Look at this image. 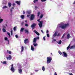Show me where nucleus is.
Returning <instances> with one entry per match:
<instances>
[{"label":"nucleus","mask_w":75,"mask_h":75,"mask_svg":"<svg viewBox=\"0 0 75 75\" xmlns=\"http://www.w3.org/2000/svg\"><path fill=\"white\" fill-rule=\"evenodd\" d=\"M47 64H49V63H50L51 62V61H52V57H47Z\"/></svg>","instance_id":"1"},{"label":"nucleus","mask_w":75,"mask_h":75,"mask_svg":"<svg viewBox=\"0 0 75 75\" xmlns=\"http://www.w3.org/2000/svg\"><path fill=\"white\" fill-rule=\"evenodd\" d=\"M69 25V24H65L62 25L61 26V28H62V29H65L66 27H67Z\"/></svg>","instance_id":"2"},{"label":"nucleus","mask_w":75,"mask_h":75,"mask_svg":"<svg viewBox=\"0 0 75 75\" xmlns=\"http://www.w3.org/2000/svg\"><path fill=\"white\" fill-rule=\"evenodd\" d=\"M34 19H35V15L32 14L31 15L30 20V21H31V20H34Z\"/></svg>","instance_id":"3"},{"label":"nucleus","mask_w":75,"mask_h":75,"mask_svg":"<svg viewBox=\"0 0 75 75\" xmlns=\"http://www.w3.org/2000/svg\"><path fill=\"white\" fill-rule=\"evenodd\" d=\"M11 71H12L13 72H14L15 71V69H14V67H13V64H11Z\"/></svg>","instance_id":"4"},{"label":"nucleus","mask_w":75,"mask_h":75,"mask_svg":"<svg viewBox=\"0 0 75 75\" xmlns=\"http://www.w3.org/2000/svg\"><path fill=\"white\" fill-rule=\"evenodd\" d=\"M39 39H40V38L38 36L37 38H35L33 39V42H34V43H35V42H36V41L37 40H39Z\"/></svg>","instance_id":"5"},{"label":"nucleus","mask_w":75,"mask_h":75,"mask_svg":"<svg viewBox=\"0 0 75 75\" xmlns=\"http://www.w3.org/2000/svg\"><path fill=\"white\" fill-rule=\"evenodd\" d=\"M43 22H40V23L38 24L40 28H41L42 27V23Z\"/></svg>","instance_id":"6"},{"label":"nucleus","mask_w":75,"mask_h":75,"mask_svg":"<svg viewBox=\"0 0 75 75\" xmlns=\"http://www.w3.org/2000/svg\"><path fill=\"white\" fill-rule=\"evenodd\" d=\"M62 55H64V57H67V54L65 52H62Z\"/></svg>","instance_id":"7"},{"label":"nucleus","mask_w":75,"mask_h":75,"mask_svg":"<svg viewBox=\"0 0 75 75\" xmlns=\"http://www.w3.org/2000/svg\"><path fill=\"white\" fill-rule=\"evenodd\" d=\"M24 43L25 44H27L28 43V39L26 38L24 40Z\"/></svg>","instance_id":"8"},{"label":"nucleus","mask_w":75,"mask_h":75,"mask_svg":"<svg viewBox=\"0 0 75 75\" xmlns=\"http://www.w3.org/2000/svg\"><path fill=\"white\" fill-rule=\"evenodd\" d=\"M36 25H37V24L36 23H33L31 25V27H34V28H35V27L36 26Z\"/></svg>","instance_id":"9"},{"label":"nucleus","mask_w":75,"mask_h":75,"mask_svg":"<svg viewBox=\"0 0 75 75\" xmlns=\"http://www.w3.org/2000/svg\"><path fill=\"white\" fill-rule=\"evenodd\" d=\"M18 71L19 74H22V72H23V70L21 69H18Z\"/></svg>","instance_id":"10"},{"label":"nucleus","mask_w":75,"mask_h":75,"mask_svg":"<svg viewBox=\"0 0 75 75\" xmlns=\"http://www.w3.org/2000/svg\"><path fill=\"white\" fill-rule=\"evenodd\" d=\"M6 58H7V60L9 59V60H11L12 58L11 57V55H9L8 57H6Z\"/></svg>","instance_id":"11"},{"label":"nucleus","mask_w":75,"mask_h":75,"mask_svg":"<svg viewBox=\"0 0 75 75\" xmlns=\"http://www.w3.org/2000/svg\"><path fill=\"white\" fill-rule=\"evenodd\" d=\"M34 33H35L36 34H37V35H40V33L36 31V30H34Z\"/></svg>","instance_id":"12"},{"label":"nucleus","mask_w":75,"mask_h":75,"mask_svg":"<svg viewBox=\"0 0 75 75\" xmlns=\"http://www.w3.org/2000/svg\"><path fill=\"white\" fill-rule=\"evenodd\" d=\"M57 32L56 31L55 33H54L53 35V37H56V36H57Z\"/></svg>","instance_id":"13"},{"label":"nucleus","mask_w":75,"mask_h":75,"mask_svg":"<svg viewBox=\"0 0 75 75\" xmlns=\"http://www.w3.org/2000/svg\"><path fill=\"white\" fill-rule=\"evenodd\" d=\"M8 6L9 7H11V3H10V2L8 3Z\"/></svg>","instance_id":"14"},{"label":"nucleus","mask_w":75,"mask_h":75,"mask_svg":"<svg viewBox=\"0 0 75 75\" xmlns=\"http://www.w3.org/2000/svg\"><path fill=\"white\" fill-rule=\"evenodd\" d=\"M24 30V28H21V30H20V32H23V31Z\"/></svg>","instance_id":"15"},{"label":"nucleus","mask_w":75,"mask_h":75,"mask_svg":"<svg viewBox=\"0 0 75 75\" xmlns=\"http://www.w3.org/2000/svg\"><path fill=\"white\" fill-rule=\"evenodd\" d=\"M4 39L5 40V41H8V43H9V40H8V38H7V37H5L4 38Z\"/></svg>","instance_id":"16"},{"label":"nucleus","mask_w":75,"mask_h":75,"mask_svg":"<svg viewBox=\"0 0 75 75\" xmlns=\"http://www.w3.org/2000/svg\"><path fill=\"white\" fill-rule=\"evenodd\" d=\"M67 36V39H69V38L70 37V34H69V33L68 34Z\"/></svg>","instance_id":"17"},{"label":"nucleus","mask_w":75,"mask_h":75,"mask_svg":"<svg viewBox=\"0 0 75 75\" xmlns=\"http://www.w3.org/2000/svg\"><path fill=\"white\" fill-rule=\"evenodd\" d=\"M16 3H17V4H18V5H20V1H16L15 2Z\"/></svg>","instance_id":"18"},{"label":"nucleus","mask_w":75,"mask_h":75,"mask_svg":"<svg viewBox=\"0 0 75 75\" xmlns=\"http://www.w3.org/2000/svg\"><path fill=\"white\" fill-rule=\"evenodd\" d=\"M31 49L32 51H34V48L33 47V46H31Z\"/></svg>","instance_id":"19"},{"label":"nucleus","mask_w":75,"mask_h":75,"mask_svg":"<svg viewBox=\"0 0 75 75\" xmlns=\"http://www.w3.org/2000/svg\"><path fill=\"white\" fill-rule=\"evenodd\" d=\"M42 71H44H44H45V68L44 66L42 67Z\"/></svg>","instance_id":"20"},{"label":"nucleus","mask_w":75,"mask_h":75,"mask_svg":"<svg viewBox=\"0 0 75 75\" xmlns=\"http://www.w3.org/2000/svg\"><path fill=\"white\" fill-rule=\"evenodd\" d=\"M24 15H21V17L22 19H24Z\"/></svg>","instance_id":"21"},{"label":"nucleus","mask_w":75,"mask_h":75,"mask_svg":"<svg viewBox=\"0 0 75 75\" xmlns=\"http://www.w3.org/2000/svg\"><path fill=\"white\" fill-rule=\"evenodd\" d=\"M70 46H71V44H70L67 47V50H68L69 48H70Z\"/></svg>","instance_id":"22"},{"label":"nucleus","mask_w":75,"mask_h":75,"mask_svg":"<svg viewBox=\"0 0 75 75\" xmlns=\"http://www.w3.org/2000/svg\"><path fill=\"white\" fill-rule=\"evenodd\" d=\"M25 33H28H28H29V32H28V30H27V29H26L25 30Z\"/></svg>","instance_id":"23"},{"label":"nucleus","mask_w":75,"mask_h":75,"mask_svg":"<svg viewBox=\"0 0 75 75\" xmlns=\"http://www.w3.org/2000/svg\"><path fill=\"white\" fill-rule=\"evenodd\" d=\"M75 48V46L73 45L71 47H70V49H71L72 48H73V49H74V48Z\"/></svg>","instance_id":"24"},{"label":"nucleus","mask_w":75,"mask_h":75,"mask_svg":"<svg viewBox=\"0 0 75 75\" xmlns=\"http://www.w3.org/2000/svg\"><path fill=\"white\" fill-rule=\"evenodd\" d=\"M23 50H24V47L22 46L21 47V52H23Z\"/></svg>","instance_id":"25"},{"label":"nucleus","mask_w":75,"mask_h":75,"mask_svg":"<svg viewBox=\"0 0 75 75\" xmlns=\"http://www.w3.org/2000/svg\"><path fill=\"white\" fill-rule=\"evenodd\" d=\"M4 33H5V32H6V29H4V28H3L2 29Z\"/></svg>","instance_id":"26"},{"label":"nucleus","mask_w":75,"mask_h":75,"mask_svg":"<svg viewBox=\"0 0 75 75\" xmlns=\"http://www.w3.org/2000/svg\"><path fill=\"white\" fill-rule=\"evenodd\" d=\"M62 42V41H61V40H60L59 41L58 43V44H61V43Z\"/></svg>","instance_id":"27"},{"label":"nucleus","mask_w":75,"mask_h":75,"mask_svg":"<svg viewBox=\"0 0 75 75\" xmlns=\"http://www.w3.org/2000/svg\"><path fill=\"white\" fill-rule=\"evenodd\" d=\"M65 34L64 33L63 35V36H62V37L61 38L62 39V38H64V37H65Z\"/></svg>","instance_id":"28"},{"label":"nucleus","mask_w":75,"mask_h":75,"mask_svg":"<svg viewBox=\"0 0 75 75\" xmlns=\"http://www.w3.org/2000/svg\"><path fill=\"white\" fill-rule=\"evenodd\" d=\"M38 1V0H34L33 1L34 3H35Z\"/></svg>","instance_id":"29"},{"label":"nucleus","mask_w":75,"mask_h":75,"mask_svg":"<svg viewBox=\"0 0 75 75\" xmlns=\"http://www.w3.org/2000/svg\"><path fill=\"white\" fill-rule=\"evenodd\" d=\"M7 34L9 35V37H11V36H10V33L8 32L7 33Z\"/></svg>","instance_id":"30"},{"label":"nucleus","mask_w":75,"mask_h":75,"mask_svg":"<svg viewBox=\"0 0 75 75\" xmlns=\"http://www.w3.org/2000/svg\"><path fill=\"white\" fill-rule=\"evenodd\" d=\"M3 64H7V62L6 61H4L3 62Z\"/></svg>","instance_id":"31"},{"label":"nucleus","mask_w":75,"mask_h":75,"mask_svg":"<svg viewBox=\"0 0 75 75\" xmlns=\"http://www.w3.org/2000/svg\"><path fill=\"white\" fill-rule=\"evenodd\" d=\"M40 12H38V16L39 17L40 16Z\"/></svg>","instance_id":"32"},{"label":"nucleus","mask_w":75,"mask_h":75,"mask_svg":"<svg viewBox=\"0 0 75 75\" xmlns=\"http://www.w3.org/2000/svg\"><path fill=\"white\" fill-rule=\"evenodd\" d=\"M33 45L35 47H36V46H37L38 45L37 44V43H34Z\"/></svg>","instance_id":"33"},{"label":"nucleus","mask_w":75,"mask_h":75,"mask_svg":"<svg viewBox=\"0 0 75 75\" xmlns=\"http://www.w3.org/2000/svg\"><path fill=\"white\" fill-rule=\"evenodd\" d=\"M27 13L28 14H30L31 12L30 11H27Z\"/></svg>","instance_id":"34"},{"label":"nucleus","mask_w":75,"mask_h":75,"mask_svg":"<svg viewBox=\"0 0 75 75\" xmlns=\"http://www.w3.org/2000/svg\"><path fill=\"white\" fill-rule=\"evenodd\" d=\"M7 8V6H4V7H3L2 8L4 9V8Z\"/></svg>","instance_id":"35"},{"label":"nucleus","mask_w":75,"mask_h":75,"mask_svg":"<svg viewBox=\"0 0 75 75\" xmlns=\"http://www.w3.org/2000/svg\"><path fill=\"white\" fill-rule=\"evenodd\" d=\"M40 19H38L37 20V21H38V22L40 23V22H43V21H40Z\"/></svg>","instance_id":"36"},{"label":"nucleus","mask_w":75,"mask_h":75,"mask_svg":"<svg viewBox=\"0 0 75 75\" xmlns=\"http://www.w3.org/2000/svg\"><path fill=\"white\" fill-rule=\"evenodd\" d=\"M43 17V15L42 14H41V16H40V18H42Z\"/></svg>","instance_id":"37"},{"label":"nucleus","mask_w":75,"mask_h":75,"mask_svg":"<svg viewBox=\"0 0 75 75\" xmlns=\"http://www.w3.org/2000/svg\"><path fill=\"white\" fill-rule=\"evenodd\" d=\"M3 21V20L2 19H0V23H1Z\"/></svg>","instance_id":"38"},{"label":"nucleus","mask_w":75,"mask_h":75,"mask_svg":"<svg viewBox=\"0 0 75 75\" xmlns=\"http://www.w3.org/2000/svg\"><path fill=\"white\" fill-rule=\"evenodd\" d=\"M59 53V54H60V55H62V52H61V51H59L58 52Z\"/></svg>","instance_id":"39"},{"label":"nucleus","mask_w":75,"mask_h":75,"mask_svg":"<svg viewBox=\"0 0 75 75\" xmlns=\"http://www.w3.org/2000/svg\"><path fill=\"white\" fill-rule=\"evenodd\" d=\"M13 7H15V6H16V4L14 3H13L12 5Z\"/></svg>","instance_id":"40"},{"label":"nucleus","mask_w":75,"mask_h":75,"mask_svg":"<svg viewBox=\"0 0 75 75\" xmlns=\"http://www.w3.org/2000/svg\"><path fill=\"white\" fill-rule=\"evenodd\" d=\"M25 26H26V27H28V24L26 23L25 24Z\"/></svg>","instance_id":"41"},{"label":"nucleus","mask_w":75,"mask_h":75,"mask_svg":"<svg viewBox=\"0 0 75 75\" xmlns=\"http://www.w3.org/2000/svg\"><path fill=\"white\" fill-rule=\"evenodd\" d=\"M11 35H13V30H11Z\"/></svg>","instance_id":"42"},{"label":"nucleus","mask_w":75,"mask_h":75,"mask_svg":"<svg viewBox=\"0 0 75 75\" xmlns=\"http://www.w3.org/2000/svg\"><path fill=\"white\" fill-rule=\"evenodd\" d=\"M13 30L14 31H16V27H15L13 28Z\"/></svg>","instance_id":"43"},{"label":"nucleus","mask_w":75,"mask_h":75,"mask_svg":"<svg viewBox=\"0 0 75 75\" xmlns=\"http://www.w3.org/2000/svg\"><path fill=\"white\" fill-rule=\"evenodd\" d=\"M47 37H50V35L49 34H47Z\"/></svg>","instance_id":"44"},{"label":"nucleus","mask_w":75,"mask_h":75,"mask_svg":"<svg viewBox=\"0 0 75 75\" xmlns=\"http://www.w3.org/2000/svg\"><path fill=\"white\" fill-rule=\"evenodd\" d=\"M8 54H11V51H9V52H8Z\"/></svg>","instance_id":"45"},{"label":"nucleus","mask_w":75,"mask_h":75,"mask_svg":"<svg viewBox=\"0 0 75 75\" xmlns=\"http://www.w3.org/2000/svg\"><path fill=\"white\" fill-rule=\"evenodd\" d=\"M41 1L42 2H43L44 1H45L46 0H41Z\"/></svg>","instance_id":"46"},{"label":"nucleus","mask_w":75,"mask_h":75,"mask_svg":"<svg viewBox=\"0 0 75 75\" xmlns=\"http://www.w3.org/2000/svg\"><path fill=\"white\" fill-rule=\"evenodd\" d=\"M43 40H44V41H45V36H44L43 37Z\"/></svg>","instance_id":"47"},{"label":"nucleus","mask_w":75,"mask_h":75,"mask_svg":"<svg viewBox=\"0 0 75 75\" xmlns=\"http://www.w3.org/2000/svg\"><path fill=\"white\" fill-rule=\"evenodd\" d=\"M30 15H27V17H30Z\"/></svg>","instance_id":"48"},{"label":"nucleus","mask_w":75,"mask_h":75,"mask_svg":"<svg viewBox=\"0 0 75 75\" xmlns=\"http://www.w3.org/2000/svg\"><path fill=\"white\" fill-rule=\"evenodd\" d=\"M60 36V34L58 33L57 35V37H58V36Z\"/></svg>","instance_id":"49"},{"label":"nucleus","mask_w":75,"mask_h":75,"mask_svg":"<svg viewBox=\"0 0 75 75\" xmlns=\"http://www.w3.org/2000/svg\"><path fill=\"white\" fill-rule=\"evenodd\" d=\"M24 24V22H22L21 23V25H23Z\"/></svg>","instance_id":"50"},{"label":"nucleus","mask_w":75,"mask_h":75,"mask_svg":"<svg viewBox=\"0 0 75 75\" xmlns=\"http://www.w3.org/2000/svg\"><path fill=\"white\" fill-rule=\"evenodd\" d=\"M48 33H49V31L48 30H47L46 31V33L47 34H48Z\"/></svg>","instance_id":"51"},{"label":"nucleus","mask_w":75,"mask_h":75,"mask_svg":"<svg viewBox=\"0 0 75 75\" xmlns=\"http://www.w3.org/2000/svg\"><path fill=\"white\" fill-rule=\"evenodd\" d=\"M23 14H25V11H23Z\"/></svg>","instance_id":"52"},{"label":"nucleus","mask_w":75,"mask_h":75,"mask_svg":"<svg viewBox=\"0 0 75 75\" xmlns=\"http://www.w3.org/2000/svg\"><path fill=\"white\" fill-rule=\"evenodd\" d=\"M54 75H58L57 74V73L56 72H55L54 74Z\"/></svg>","instance_id":"53"},{"label":"nucleus","mask_w":75,"mask_h":75,"mask_svg":"<svg viewBox=\"0 0 75 75\" xmlns=\"http://www.w3.org/2000/svg\"><path fill=\"white\" fill-rule=\"evenodd\" d=\"M41 31L42 33L43 34H44V32H43V30H41Z\"/></svg>","instance_id":"54"},{"label":"nucleus","mask_w":75,"mask_h":75,"mask_svg":"<svg viewBox=\"0 0 75 75\" xmlns=\"http://www.w3.org/2000/svg\"><path fill=\"white\" fill-rule=\"evenodd\" d=\"M15 37L16 38H18V35H15Z\"/></svg>","instance_id":"55"},{"label":"nucleus","mask_w":75,"mask_h":75,"mask_svg":"<svg viewBox=\"0 0 75 75\" xmlns=\"http://www.w3.org/2000/svg\"><path fill=\"white\" fill-rule=\"evenodd\" d=\"M11 9H12V10H13V9H14V7H11Z\"/></svg>","instance_id":"56"},{"label":"nucleus","mask_w":75,"mask_h":75,"mask_svg":"<svg viewBox=\"0 0 75 75\" xmlns=\"http://www.w3.org/2000/svg\"><path fill=\"white\" fill-rule=\"evenodd\" d=\"M3 28H6V26H3Z\"/></svg>","instance_id":"57"},{"label":"nucleus","mask_w":75,"mask_h":75,"mask_svg":"<svg viewBox=\"0 0 75 75\" xmlns=\"http://www.w3.org/2000/svg\"><path fill=\"white\" fill-rule=\"evenodd\" d=\"M9 52V50H7V53H8Z\"/></svg>","instance_id":"58"},{"label":"nucleus","mask_w":75,"mask_h":75,"mask_svg":"<svg viewBox=\"0 0 75 75\" xmlns=\"http://www.w3.org/2000/svg\"><path fill=\"white\" fill-rule=\"evenodd\" d=\"M13 9H11V12H12V11H13Z\"/></svg>","instance_id":"59"},{"label":"nucleus","mask_w":75,"mask_h":75,"mask_svg":"<svg viewBox=\"0 0 75 75\" xmlns=\"http://www.w3.org/2000/svg\"><path fill=\"white\" fill-rule=\"evenodd\" d=\"M35 72H37V71H38V70H35Z\"/></svg>","instance_id":"60"},{"label":"nucleus","mask_w":75,"mask_h":75,"mask_svg":"<svg viewBox=\"0 0 75 75\" xmlns=\"http://www.w3.org/2000/svg\"><path fill=\"white\" fill-rule=\"evenodd\" d=\"M31 27L32 28V30H33L34 29V28H34L33 27Z\"/></svg>","instance_id":"61"},{"label":"nucleus","mask_w":75,"mask_h":75,"mask_svg":"<svg viewBox=\"0 0 75 75\" xmlns=\"http://www.w3.org/2000/svg\"><path fill=\"white\" fill-rule=\"evenodd\" d=\"M25 23H27V20H25Z\"/></svg>","instance_id":"62"},{"label":"nucleus","mask_w":75,"mask_h":75,"mask_svg":"<svg viewBox=\"0 0 75 75\" xmlns=\"http://www.w3.org/2000/svg\"><path fill=\"white\" fill-rule=\"evenodd\" d=\"M70 75H73V74H70Z\"/></svg>","instance_id":"63"},{"label":"nucleus","mask_w":75,"mask_h":75,"mask_svg":"<svg viewBox=\"0 0 75 75\" xmlns=\"http://www.w3.org/2000/svg\"><path fill=\"white\" fill-rule=\"evenodd\" d=\"M30 75H33V73H31Z\"/></svg>","instance_id":"64"}]
</instances>
